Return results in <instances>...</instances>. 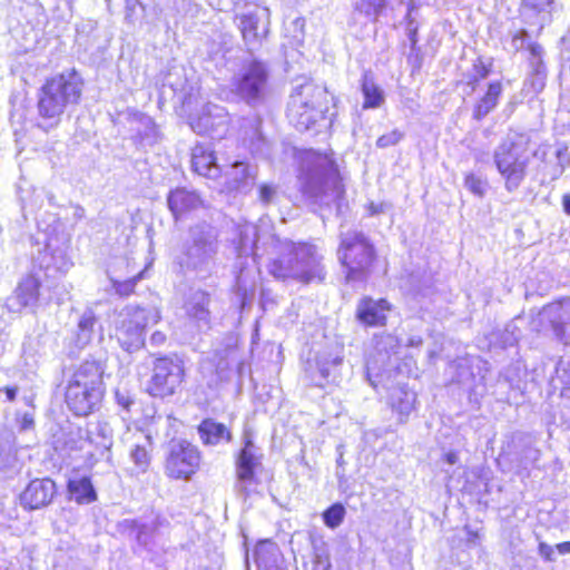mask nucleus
Masks as SVG:
<instances>
[{"label":"nucleus","instance_id":"obj_1","mask_svg":"<svg viewBox=\"0 0 570 570\" xmlns=\"http://www.w3.org/2000/svg\"><path fill=\"white\" fill-rule=\"evenodd\" d=\"M268 273L277 279H295L302 283L323 281L325 271L321 263L322 256L314 245L308 243H294L269 236Z\"/></svg>","mask_w":570,"mask_h":570},{"label":"nucleus","instance_id":"obj_2","mask_svg":"<svg viewBox=\"0 0 570 570\" xmlns=\"http://www.w3.org/2000/svg\"><path fill=\"white\" fill-rule=\"evenodd\" d=\"M299 179L304 196L313 204L335 206L337 214L342 213L345 189L332 158L314 150L306 151L301 160Z\"/></svg>","mask_w":570,"mask_h":570},{"label":"nucleus","instance_id":"obj_3","mask_svg":"<svg viewBox=\"0 0 570 570\" xmlns=\"http://www.w3.org/2000/svg\"><path fill=\"white\" fill-rule=\"evenodd\" d=\"M218 229L206 222L189 227L181 244L177 263L184 271H191L202 276L208 275L215 266L219 248Z\"/></svg>","mask_w":570,"mask_h":570},{"label":"nucleus","instance_id":"obj_4","mask_svg":"<svg viewBox=\"0 0 570 570\" xmlns=\"http://www.w3.org/2000/svg\"><path fill=\"white\" fill-rule=\"evenodd\" d=\"M83 80L76 69L61 72L46 81L38 99L41 118L50 120V127L58 124L66 108L77 105L82 94Z\"/></svg>","mask_w":570,"mask_h":570},{"label":"nucleus","instance_id":"obj_5","mask_svg":"<svg viewBox=\"0 0 570 570\" xmlns=\"http://www.w3.org/2000/svg\"><path fill=\"white\" fill-rule=\"evenodd\" d=\"M326 98V89L312 81L296 86L287 106L289 122L299 131L311 129L318 120L324 119Z\"/></svg>","mask_w":570,"mask_h":570},{"label":"nucleus","instance_id":"obj_6","mask_svg":"<svg viewBox=\"0 0 570 570\" xmlns=\"http://www.w3.org/2000/svg\"><path fill=\"white\" fill-rule=\"evenodd\" d=\"M495 167L504 179L509 193L515 191L527 176L530 164L528 138L523 135H509L494 150Z\"/></svg>","mask_w":570,"mask_h":570},{"label":"nucleus","instance_id":"obj_7","mask_svg":"<svg viewBox=\"0 0 570 570\" xmlns=\"http://www.w3.org/2000/svg\"><path fill=\"white\" fill-rule=\"evenodd\" d=\"M160 320L161 312L157 306H125L115 327V337L119 346L128 353L139 351L145 345L146 327L156 325Z\"/></svg>","mask_w":570,"mask_h":570},{"label":"nucleus","instance_id":"obj_8","mask_svg":"<svg viewBox=\"0 0 570 570\" xmlns=\"http://www.w3.org/2000/svg\"><path fill=\"white\" fill-rule=\"evenodd\" d=\"M337 255L346 268L347 282L364 281L371 274L375 250L363 233L356 230L342 233Z\"/></svg>","mask_w":570,"mask_h":570},{"label":"nucleus","instance_id":"obj_9","mask_svg":"<svg viewBox=\"0 0 570 570\" xmlns=\"http://www.w3.org/2000/svg\"><path fill=\"white\" fill-rule=\"evenodd\" d=\"M269 72L259 60H248L232 78L233 90L247 104H256L265 94Z\"/></svg>","mask_w":570,"mask_h":570},{"label":"nucleus","instance_id":"obj_10","mask_svg":"<svg viewBox=\"0 0 570 570\" xmlns=\"http://www.w3.org/2000/svg\"><path fill=\"white\" fill-rule=\"evenodd\" d=\"M200 461L197 446L186 440H173L168 444L165 474L174 480L188 481L198 471Z\"/></svg>","mask_w":570,"mask_h":570},{"label":"nucleus","instance_id":"obj_11","mask_svg":"<svg viewBox=\"0 0 570 570\" xmlns=\"http://www.w3.org/2000/svg\"><path fill=\"white\" fill-rule=\"evenodd\" d=\"M40 243H45L43 249L38 248L37 254L32 253L33 262L39 268L46 271L48 275L67 273L72 266L68 255L69 239L65 235L59 237L43 234L37 237V244Z\"/></svg>","mask_w":570,"mask_h":570},{"label":"nucleus","instance_id":"obj_12","mask_svg":"<svg viewBox=\"0 0 570 570\" xmlns=\"http://www.w3.org/2000/svg\"><path fill=\"white\" fill-rule=\"evenodd\" d=\"M184 375V367L179 361L170 357L156 358L147 392L154 397L171 396L179 389Z\"/></svg>","mask_w":570,"mask_h":570},{"label":"nucleus","instance_id":"obj_13","mask_svg":"<svg viewBox=\"0 0 570 570\" xmlns=\"http://www.w3.org/2000/svg\"><path fill=\"white\" fill-rule=\"evenodd\" d=\"M261 454L250 439L245 440L236 460L237 481L235 489L244 499L255 491L258 484L256 470L261 466Z\"/></svg>","mask_w":570,"mask_h":570},{"label":"nucleus","instance_id":"obj_14","mask_svg":"<svg viewBox=\"0 0 570 570\" xmlns=\"http://www.w3.org/2000/svg\"><path fill=\"white\" fill-rule=\"evenodd\" d=\"M537 322L541 325V328L535 327L538 332L550 328L559 341L568 344L567 332L570 328V298H563L546 305L538 314L537 321H533L534 326Z\"/></svg>","mask_w":570,"mask_h":570},{"label":"nucleus","instance_id":"obj_15","mask_svg":"<svg viewBox=\"0 0 570 570\" xmlns=\"http://www.w3.org/2000/svg\"><path fill=\"white\" fill-rule=\"evenodd\" d=\"M397 340L393 335H386L376 343V353L366 361V376L370 384L377 389L380 384L385 386L387 366L391 364L392 354H396Z\"/></svg>","mask_w":570,"mask_h":570},{"label":"nucleus","instance_id":"obj_16","mask_svg":"<svg viewBox=\"0 0 570 570\" xmlns=\"http://www.w3.org/2000/svg\"><path fill=\"white\" fill-rule=\"evenodd\" d=\"M554 4V0H523L521 13L528 27L517 36L539 35L543 27L551 22V11Z\"/></svg>","mask_w":570,"mask_h":570},{"label":"nucleus","instance_id":"obj_17","mask_svg":"<svg viewBox=\"0 0 570 570\" xmlns=\"http://www.w3.org/2000/svg\"><path fill=\"white\" fill-rule=\"evenodd\" d=\"M53 446L62 458H76L90 446L89 429L78 425H69L55 436Z\"/></svg>","mask_w":570,"mask_h":570},{"label":"nucleus","instance_id":"obj_18","mask_svg":"<svg viewBox=\"0 0 570 570\" xmlns=\"http://www.w3.org/2000/svg\"><path fill=\"white\" fill-rule=\"evenodd\" d=\"M228 124V116L225 108L208 104L204 106L200 115L191 118L190 127L199 135H210L220 137L225 134Z\"/></svg>","mask_w":570,"mask_h":570},{"label":"nucleus","instance_id":"obj_19","mask_svg":"<svg viewBox=\"0 0 570 570\" xmlns=\"http://www.w3.org/2000/svg\"><path fill=\"white\" fill-rule=\"evenodd\" d=\"M90 433V445L96 446V451H87L86 462L89 466L95 465L99 460H106L108 463L111 462V446L114 443V430L109 422L98 421L91 429Z\"/></svg>","mask_w":570,"mask_h":570},{"label":"nucleus","instance_id":"obj_20","mask_svg":"<svg viewBox=\"0 0 570 570\" xmlns=\"http://www.w3.org/2000/svg\"><path fill=\"white\" fill-rule=\"evenodd\" d=\"M65 396L68 409L75 415L86 416L99 407L104 392L68 384Z\"/></svg>","mask_w":570,"mask_h":570},{"label":"nucleus","instance_id":"obj_21","mask_svg":"<svg viewBox=\"0 0 570 570\" xmlns=\"http://www.w3.org/2000/svg\"><path fill=\"white\" fill-rule=\"evenodd\" d=\"M56 493V483L51 479H35L20 494V502L24 509L37 510L50 504Z\"/></svg>","mask_w":570,"mask_h":570},{"label":"nucleus","instance_id":"obj_22","mask_svg":"<svg viewBox=\"0 0 570 570\" xmlns=\"http://www.w3.org/2000/svg\"><path fill=\"white\" fill-rule=\"evenodd\" d=\"M167 205L175 220H178L185 214L203 207L204 200L196 190L177 187L168 193Z\"/></svg>","mask_w":570,"mask_h":570},{"label":"nucleus","instance_id":"obj_23","mask_svg":"<svg viewBox=\"0 0 570 570\" xmlns=\"http://www.w3.org/2000/svg\"><path fill=\"white\" fill-rule=\"evenodd\" d=\"M104 372L105 370L100 362L85 361L77 367L68 384L75 386L80 385L81 387L83 386V389L105 393L102 381Z\"/></svg>","mask_w":570,"mask_h":570},{"label":"nucleus","instance_id":"obj_24","mask_svg":"<svg viewBox=\"0 0 570 570\" xmlns=\"http://www.w3.org/2000/svg\"><path fill=\"white\" fill-rule=\"evenodd\" d=\"M257 168L243 161H235L225 174V186L229 191L247 193L254 186Z\"/></svg>","mask_w":570,"mask_h":570},{"label":"nucleus","instance_id":"obj_25","mask_svg":"<svg viewBox=\"0 0 570 570\" xmlns=\"http://www.w3.org/2000/svg\"><path fill=\"white\" fill-rule=\"evenodd\" d=\"M391 305L386 299L363 297L356 307V318L366 326H383Z\"/></svg>","mask_w":570,"mask_h":570},{"label":"nucleus","instance_id":"obj_26","mask_svg":"<svg viewBox=\"0 0 570 570\" xmlns=\"http://www.w3.org/2000/svg\"><path fill=\"white\" fill-rule=\"evenodd\" d=\"M160 521L157 519L151 522H140L138 520H124L120 524L121 533L134 539L139 547L150 551L154 547V539Z\"/></svg>","mask_w":570,"mask_h":570},{"label":"nucleus","instance_id":"obj_27","mask_svg":"<svg viewBox=\"0 0 570 570\" xmlns=\"http://www.w3.org/2000/svg\"><path fill=\"white\" fill-rule=\"evenodd\" d=\"M39 282L32 276L23 278L14 293L7 298L6 306L10 312L18 313L24 307L33 306L38 301Z\"/></svg>","mask_w":570,"mask_h":570},{"label":"nucleus","instance_id":"obj_28","mask_svg":"<svg viewBox=\"0 0 570 570\" xmlns=\"http://www.w3.org/2000/svg\"><path fill=\"white\" fill-rule=\"evenodd\" d=\"M343 362V357L340 355H320L315 361V368L306 370L311 382L315 386L323 387L326 383L335 382L337 377V371Z\"/></svg>","mask_w":570,"mask_h":570},{"label":"nucleus","instance_id":"obj_29","mask_svg":"<svg viewBox=\"0 0 570 570\" xmlns=\"http://www.w3.org/2000/svg\"><path fill=\"white\" fill-rule=\"evenodd\" d=\"M210 294L203 289H195L187 296L184 308L186 315L205 326L209 325L210 322Z\"/></svg>","mask_w":570,"mask_h":570},{"label":"nucleus","instance_id":"obj_30","mask_svg":"<svg viewBox=\"0 0 570 570\" xmlns=\"http://www.w3.org/2000/svg\"><path fill=\"white\" fill-rule=\"evenodd\" d=\"M99 321L92 308L83 309L78 316L72 332L75 344L82 348L87 346L98 333Z\"/></svg>","mask_w":570,"mask_h":570},{"label":"nucleus","instance_id":"obj_31","mask_svg":"<svg viewBox=\"0 0 570 570\" xmlns=\"http://www.w3.org/2000/svg\"><path fill=\"white\" fill-rule=\"evenodd\" d=\"M191 168L198 175L212 179H215L220 175V167L217 165L213 151L202 144H197L193 148Z\"/></svg>","mask_w":570,"mask_h":570},{"label":"nucleus","instance_id":"obj_32","mask_svg":"<svg viewBox=\"0 0 570 570\" xmlns=\"http://www.w3.org/2000/svg\"><path fill=\"white\" fill-rule=\"evenodd\" d=\"M245 128L244 142L252 154L261 157L269 156V142L261 131V120L258 118L246 119Z\"/></svg>","mask_w":570,"mask_h":570},{"label":"nucleus","instance_id":"obj_33","mask_svg":"<svg viewBox=\"0 0 570 570\" xmlns=\"http://www.w3.org/2000/svg\"><path fill=\"white\" fill-rule=\"evenodd\" d=\"M386 389L389 390V403L393 411L401 416H407L414 409L415 393L401 383L395 386H386Z\"/></svg>","mask_w":570,"mask_h":570},{"label":"nucleus","instance_id":"obj_34","mask_svg":"<svg viewBox=\"0 0 570 570\" xmlns=\"http://www.w3.org/2000/svg\"><path fill=\"white\" fill-rule=\"evenodd\" d=\"M255 560L258 570H286L279 549L272 542H262L255 548Z\"/></svg>","mask_w":570,"mask_h":570},{"label":"nucleus","instance_id":"obj_35","mask_svg":"<svg viewBox=\"0 0 570 570\" xmlns=\"http://www.w3.org/2000/svg\"><path fill=\"white\" fill-rule=\"evenodd\" d=\"M361 90L364 97L363 109H376L384 104V91L375 83L371 71L363 72Z\"/></svg>","mask_w":570,"mask_h":570},{"label":"nucleus","instance_id":"obj_36","mask_svg":"<svg viewBox=\"0 0 570 570\" xmlns=\"http://www.w3.org/2000/svg\"><path fill=\"white\" fill-rule=\"evenodd\" d=\"M68 492L79 504H89L97 500V493L89 476L69 479Z\"/></svg>","mask_w":570,"mask_h":570},{"label":"nucleus","instance_id":"obj_37","mask_svg":"<svg viewBox=\"0 0 570 570\" xmlns=\"http://www.w3.org/2000/svg\"><path fill=\"white\" fill-rule=\"evenodd\" d=\"M198 433L204 444L217 445L223 440L230 441L232 434L223 423L204 420L198 426Z\"/></svg>","mask_w":570,"mask_h":570},{"label":"nucleus","instance_id":"obj_38","mask_svg":"<svg viewBox=\"0 0 570 570\" xmlns=\"http://www.w3.org/2000/svg\"><path fill=\"white\" fill-rule=\"evenodd\" d=\"M518 438L523 442V449L520 453L517 454L514 462L515 473L521 475L523 471H528L531 466L535 465L541 456V452L539 449L533 446L532 442L527 435L519 434Z\"/></svg>","mask_w":570,"mask_h":570},{"label":"nucleus","instance_id":"obj_39","mask_svg":"<svg viewBox=\"0 0 570 570\" xmlns=\"http://www.w3.org/2000/svg\"><path fill=\"white\" fill-rule=\"evenodd\" d=\"M501 82H491L488 87L485 95L482 97V99L478 102V105L474 108V118L480 120L484 118L488 114H490L498 105V100L499 97L501 96Z\"/></svg>","mask_w":570,"mask_h":570},{"label":"nucleus","instance_id":"obj_40","mask_svg":"<svg viewBox=\"0 0 570 570\" xmlns=\"http://www.w3.org/2000/svg\"><path fill=\"white\" fill-rule=\"evenodd\" d=\"M263 242V237L258 230V227L255 225H246L239 233V243L240 247L246 250L249 248L254 255H257L258 244Z\"/></svg>","mask_w":570,"mask_h":570},{"label":"nucleus","instance_id":"obj_41","mask_svg":"<svg viewBox=\"0 0 570 570\" xmlns=\"http://www.w3.org/2000/svg\"><path fill=\"white\" fill-rule=\"evenodd\" d=\"M330 554L324 546H314V552L311 561L304 564V570H330Z\"/></svg>","mask_w":570,"mask_h":570},{"label":"nucleus","instance_id":"obj_42","mask_svg":"<svg viewBox=\"0 0 570 570\" xmlns=\"http://www.w3.org/2000/svg\"><path fill=\"white\" fill-rule=\"evenodd\" d=\"M528 49H529V52L531 56L530 57V66L532 69L531 75H538V76L546 78L547 71H546V67H544V63L542 60L543 52H544L542 46L537 42H529Z\"/></svg>","mask_w":570,"mask_h":570},{"label":"nucleus","instance_id":"obj_43","mask_svg":"<svg viewBox=\"0 0 570 570\" xmlns=\"http://www.w3.org/2000/svg\"><path fill=\"white\" fill-rule=\"evenodd\" d=\"M345 508L341 503H334L323 512L324 523L331 528H337L344 520Z\"/></svg>","mask_w":570,"mask_h":570},{"label":"nucleus","instance_id":"obj_44","mask_svg":"<svg viewBox=\"0 0 570 570\" xmlns=\"http://www.w3.org/2000/svg\"><path fill=\"white\" fill-rule=\"evenodd\" d=\"M1 470H9L12 473H18L20 470V464L16 454H12L11 446L4 444L2 441L0 442V471Z\"/></svg>","mask_w":570,"mask_h":570},{"label":"nucleus","instance_id":"obj_45","mask_svg":"<svg viewBox=\"0 0 570 570\" xmlns=\"http://www.w3.org/2000/svg\"><path fill=\"white\" fill-rule=\"evenodd\" d=\"M464 187L478 197H483L489 188L487 179L470 173L464 178Z\"/></svg>","mask_w":570,"mask_h":570},{"label":"nucleus","instance_id":"obj_46","mask_svg":"<svg viewBox=\"0 0 570 570\" xmlns=\"http://www.w3.org/2000/svg\"><path fill=\"white\" fill-rule=\"evenodd\" d=\"M141 277L142 272L125 281L111 279L112 288L120 296H129L134 292L137 282L141 279Z\"/></svg>","mask_w":570,"mask_h":570},{"label":"nucleus","instance_id":"obj_47","mask_svg":"<svg viewBox=\"0 0 570 570\" xmlns=\"http://www.w3.org/2000/svg\"><path fill=\"white\" fill-rule=\"evenodd\" d=\"M130 458L137 468H139L141 471L147 470L150 462V455L145 445L136 444L135 448L130 451Z\"/></svg>","mask_w":570,"mask_h":570},{"label":"nucleus","instance_id":"obj_48","mask_svg":"<svg viewBox=\"0 0 570 570\" xmlns=\"http://www.w3.org/2000/svg\"><path fill=\"white\" fill-rule=\"evenodd\" d=\"M386 0H358L356 9L366 16H377L384 9Z\"/></svg>","mask_w":570,"mask_h":570},{"label":"nucleus","instance_id":"obj_49","mask_svg":"<svg viewBox=\"0 0 570 570\" xmlns=\"http://www.w3.org/2000/svg\"><path fill=\"white\" fill-rule=\"evenodd\" d=\"M115 400L118 406H120L128 414L131 412V407L135 405L134 395L124 387H117L115 390Z\"/></svg>","mask_w":570,"mask_h":570},{"label":"nucleus","instance_id":"obj_50","mask_svg":"<svg viewBox=\"0 0 570 570\" xmlns=\"http://www.w3.org/2000/svg\"><path fill=\"white\" fill-rule=\"evenodd\" d=\"M125 2V19L129 22H135L141 18L145 12V8L139 0H124Z\"/></svg>","mask_w":570,"mask_h":570},{"label":"nucleus","instance_id":"obj_51","mask_svg":"<svg viewBox=\"0 0 570 570\" xmlns=\"http://www.w3.org/2000/svg\"><path fill=\"white\" fill-rule=\"evenodd\" d=\"M278 188L274 184H262L258 187V200L263 205L273 204L277 198Z\"/></svg>","mask_w":570,"mask_h":570},{"label":"nucleus","instance_id":"obj_52","mask_svg":"<svg viewBox=\"0 0 570 570\" xmlns=\"http://www.w3.org/2000/svg\"><path fill=\"white\" fill-rule=\"evenodd\" d=\"M404 138V132L399 129H393L391 132L382 135L376 140V146L379 148H386L391 146H395Z\"/></svg>","mask_w":570,"mask_h":570},{"label":"nucleus","instance_id":"obj_53","mask_svg":"<svg viewBox=\"0 0 570 570\" xmlns=\"http://www.w3.org/2000/svg\"><path fill=\"white\" fill-rule=\"evenodd\" d=\"M239 28L242 36H258L257 18L252 14L242 17Z\"/></svg>","mask_w":570,"mask_h":570},{"label":"nucleus","instance_id":"obj_54","mask_svg":"<svg viewBox=\"0 0 570 570\" xmlns=\"http://www.w3.org/2000/svg\"><path fill=\"white\" fill-rule=\"evenodd\" d=\"M491 63L485 62L483 59L479 58L474 63V80L484 79L490 73Z\"/></svg>","mask_w":570,"mask_h":570},{"label":"nucleus","instance_id":"obj_55","mask_svg":"<svg viewBox=\"0 0 570 570\" xmlns=\"http://www.w3.org/2000/svg\"><path fill=\"white\" fill-rule=\"evenodd\" d=\"M538 552L546 561L552 562L556 560L554 548L546 542L539 543Z\"/></svg>","mask_w":570,"mask_h":570},{"label":"nucleus","instance_id":"obj_56","mask_svg":"<svg viewBox=\"0 0 570 570\" xmlns=\"http://www.w3.org/2000/svg\"><path fill=\"white\" fill-rule=\"evenodd\" d=\"M18 425L20 431L31 430L35 425L33 414L32 413H23L18 417Z\"/></svg>","mask_w":570,"mask_h":570},{"label":"nucleus","instance_id":"obj_57","mask_svg":"<svg viewBox=\"0 0 570 570\" xmlns=\"http://www.w3.org/2000/svg\"><path fill=\"white\" fill-rule=\"evenodd\" d=\"M391 208H392V205L390 203H385V202H382V203H379V204L371 203L368 205V213H370L371 216H375V215H379V214L386 213Z\"/></svg>","mask_w":570,"mask_h":570},{"label":"nucleus","instance_id":"obj_58","mask_svg":"<svg viewBox=\"0 0 570 570\" xmlns=\"http://www.w3.org/2000/svg\"><path fill=\"white\" fill-rule=\"evenodd\" d=\"M167 341V334L163 331H155L149 337V343L154 347L163 346Z\"/></svg>","mask_w":570,"mask_h":570},{"label":"nucleus","instance_id":"obj_59","mask_svg":"<svg viewBox=\"0 0 570 570\" xmlns=\"http://www.w3.org/2000/svg\"><path fill=\"white\" fill-rule=\"evenodd\" d=\"M528 82L534 92H540L546 86V78L538 75H531Z\"/></svg>","mask_w":570,"mask_h":570},{"label":"nucleus","instance_id":"obj_60","mask_svg":"<svg viewBox=\"0 0 570 570\" xmlns=\"http://www.w3.org/2000/svg\"><path fill=\"white\" fill-rule=\"evenodd\" d=\"M514 330H517V327L512 324L507 326L503 337L504 345L512 346L514 343H517L518 335L514 334Z\"/></svg>","mask_w":570,"mask_h":570},{"label":"nucleus","instance_id":"obj_61","mask_svg":"<svg viewBox=\"0 0 570 570\" xmlns=\"http://www.w3.org/2000/svg\"><path fill=\"white\" fill-rule=\"evenodd\" d=\"M465 531H466V544L468 547H478L480 546V537L478 534V532L475 531H472L469 527H465Z\"/></svg>","mask_w":570,"mask_h":570},{"label":"nucleus","instance_id":"obj_62","mask_svg":"<svg viewBox=\"0 0 570 570\" xmlns=\"http://www.w3.org/2000/svg\"><path fill=\"white\" fill-rule=\"evenodd\" d=\"M291 23L293 26V29L291 30L293 33H305L304 18H295Z\"/></svg>","mask_w":570,"mask_h":570},{"label":"nucleus","instance_id":"obj_63","mask_svg":"<svg viewBox=\"0 0 570 570\" xmlns=\"http://www.w3.org/2000/svg\"><path fill=\"white\" fill-rule=\"evenodd\" d=\"M560 365H563L561 380L564 384L570 387V360L567 362L561 361Z\"/></svg>","mask_w":570,"mask_h":570},{"label":"nucleus","instance_id":"obj_64","mask_svg":"<svg viewBox=\"0 0 570 570\" xmlns=\"http://www.w3.org/2000/svg\"><path fill=\"white\" fill-rule=\"evenodd\" d=\"M556 156H557V158L559 160V166L557 168H554V171L552 174V179L558 178L563 173V165H562L563 150L558 149L556 151Z\"/></svg>","mask_w":570,"mask_h":570}]
</instances>
